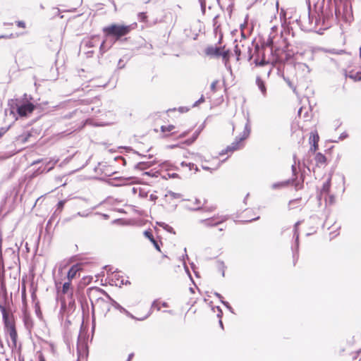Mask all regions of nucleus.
Returning a JSON list of instances; mask_svg holds the SVG:
<instances>
[{
	"label": "nucleus",
	"mask_w": 361,
	"mask_h": 361,
	"mask_svg": "<svg viewBox=\"0 0 361 361\" xmlns=\"http://www.w3.org/2000/svg\"><path fill=\"white\" fill-rule=\"evenodd\" d=\"M318 147L317 143L313 144V149L315 151Z\"/></svg>",
	"instance_id": "0e129e2a"
},
{
	"label": "nucleus",
	"mask_w": 361,
	"mask_h": 361,
	"mask_svg": "<svg viewBox=\"0 0 361 361\" xmlns=\"http://www.w3.org/2000/svg\"><path fill=\"white\" fill-rule=\"evenodd\" d=\"M150 164L147 162H139L135 165V169H140V170H144L149 167Z\"/></svg>",
	"instance_id": "bb28decb"
},
{
	"label": "nucleus",
	"mask_w": 361,
	"mask_h": 361,
	"mask_svg": "<svg viewBox=\"0 0 361 361\" xmlns=\"http://www.w3.org/2000/svg\"><path fill=\"white\" fill-rule=\"evenodd\" d=\"M85 47L92 48L97 47L100 43V39L99 36H92L91 38L84 42Z\"/></svg>",
	"instance_id": "9b49d317"
},
{
	"label": "nucleus",
	"mask_w": 361,
	"mask_h": 361,
	"mask_svg": "<svg viewBox=\"0 0 361 361\" xmlns=\"http://www.w3.org/2000/svg\"><path fill=\"white\" fill-rule=\"evenodd\" d=\"M16 23H17V25L18 27H23H23H25V23L23 21L19 20V21H17Z\"/></svg>",
	"instance_id": "09e8293b"
},
{
	"label": "nucleus",
	"mask_w": 361,
	"mask_h": 361,
	"mask_svg": "<svg viewBox=\"0 0 361 361\" xmlns=\"http://www.w3.org/2000/svg\"><path fill=\"white\" fill-rule=\"evenodd\" d=\"M214 295L216 297H217L219 299H220L221 302L222 304L224 305V306L229 310L230 312H231L232 313H233V308L231 307V306L230 305V304L226 302V301H224L223 300V297L222 295L219 293H214Z\"/></svg>",
	"instance_id": "aec40b11"
},
{
	"label": "nucleus",
	"mask_w": 361,
	"mask_h": 361,
	"mask_svg": "<svg viewBox=\"0 0 361 361\" xmlns=\"http://www.w3.org/2000/svg\"><path fill=\"white\" fill-rule=\"evenodd\" d=\"M89 298L92 304V309H94V302H93V297L97 296L98 295L103 294L105 295L107 298L111 301L112 306H114L116 309L119 310L121 312L124 310L121 305H120L116 301L112 299L109 295L106 293L103 289L98 287L90 288L88 290Z\"/></svg>",
	"instance_id": "423d86ee"
},
{
	"label": "nucleus",
	"mask_w": 361,
	"mask_h": 361,
	"mask_svg": "<svg viewBox=\"0 0 361 361\" xmlns=\"http://www.w3.org/2000/svg\"><path fill=\"white\" fill-rule=\"evenodd\" d=\"M295 183V179H288L284 181L274 183L271 185V188L273 190H278L285 187H287L290 184H293Z\"/></svg>",
	"instance_id": "9d476101"
},
{
	"label": "nucleus",
	"mask_w": 361,
	"mask_h": 361,
	"mask_svg": "<svg viewBox=\"0 0 361 361\" xmlns=\"http://www.w3.org/2000/svg\"><path fill=\"white\" fill-rule=\"evenodd\" d=\"M42 159H37V160L34 161L32 163V164H31V165H35V164H39V163H40V162H42Z\"/></svg>",
	"instance_id": "4d7b16f0"
},
{
	"label": "nucleus",
	"mask_w": 361,
	"mask_h": 361,
	"mask_svg": "<svg viewBox=\"0 0 361 361\" xmlns=\"http://www.w3.org/2000/svg\"><path fill=\"white\" fill-rule=\"evenodd\" d=\"M121 284H126V285L128 283H130V282L128 280L124 281L123 279L121 280Z\"/></svg>",
	"instance_id": "052dcab7"
},
{
	"label": "nucleus",
	"mask_w": 361,
	"mask_h": 361,
	"mask_svg": "<svg viewBox=\"0 0 361 361\" xmlns=\"http://www.w3.org/2000/svg\"><path fill=\"white\" fill-rule=\"evenodd\" d=\"M23 320L26 329H29L32 326V321L30 316L25 315Z\"/></svg>",
	"instance_id": "5701e85b"
},
{
	"label": "nucleus",
	"mask_w": 361,
	"mask_h": 361,
	"mask_svg": "<svg viewBox=\"0 0 361 361\" xmlns=\"http://www.w3.org/2000/svg\"><path fill=\"white\" fill-rule=\"evenodd\" d=\"M247 52L249 54L248 59L251 60V59L252 58V55L250 54L251 49L250 47H247Z\"/></svg>",
	"instance_id": "5fc2aeb1"
},
{
	"label": "nucleus",
	"mask_w": 361,
	"mask_h": 361,
	"mask_svg": "<svg viewBox=\"0 0 361 361\" xmlns=\"http://www.w3.org/2000/svg\"><path fill=\"white\" fill-rule=\"evenodd\" d=\"M224 49V47H214V46H209L205 50V54L214 58H219L221 56V51Z\"/></svg>",
	"instance_id": "1a4fd4ad"
},
{
	"label": "nucleus",
	"mask_w": 361,
	"mask_h": 361,
	"mask_svg": "<svg viewBox=\"0 0 361 361\" xmlns=\"http://www.w3.org/2000/svg\"><path fill=\"white\" fill-rule=\"evenodd\" d=\"M296 21L305 27H310V28H312L316 26H319L321 18L320 15H318L317 17L312 16L309 7L308 11L305 12L303 15H301L299 19H296Z\"/></svg>",
	"instance_id": "39448f33"
},
{
	"label": "nucleus",
	"mask_w": 361,
	"mask_h": 361,
	"mask_svg": "<svg viewBox=\"0 0 361 361\" xmlns=\"http://www.w3.org/2000/svg\"><path fill=\"white\" fill-rule=\"evenodd\" d=\"M152 308H156L158 311L160 310V306L158 305L157 301L154 300L152 305Z\"/></svg>",
	"instance_id": "79ce46f5"
},
{
	"label": "nucleus",
	"mask_w": 361,
	"mask_h": 361,
	"mask_svg": "<svg viewBox=\"0 0 361 361\" xmlns=\"http://www.w3.org/2000/svg\"><path fill=\"white\" fill-rule=\"evenodd\" d=\"M331 187V178H329L326 181L323 183L322 188V192H328Z\"/></svg>",
	"instance_id": "b1692460"
},
{
	"label": "nucleus",
	"mask_w": 361,
	"mask_h": 361,
	"mask_svg": "<svg viewBox=\"0 0 361 361\" xmlns=\"http://www.w3.org/2000/svg\"><path fill=\"white\" fill-rule=\"evenodd\" d=\"M8 128H0V138L7 132Z\"/></svg>",
	"instance_id": "a19ab883"
},
{
	"label": "nucleus",
	"mask_w": 361,
	"mask_h": 361,
	"mask_svg": "<svg viewBox=\"0 0 361 361\" xmlns=\"http://www.w3.org/2000/svg\"><path fill=\"white\" fill-rule=\"evenodd\" d=\"M123 313L126 314L128 317H130V318H133V319H135V317L131 314L127 310H126L124 308V310L122 311Z\"/></svg>",
	"instance_id": "c03bdc74"
},
{
	"label": "nucleus",
	"mask_w": 361,
	"mask_h": 361,
	"mask_svg": "<svg viewBox=\"0 0 361 361\" xmlns=\"http://www.w3.org/2000/svg\"><path fill=\"white\" fill-rule=\"evenodd\" d=\"M94 208H92L90 211L86 210L84 212H79L76 214H74L73 216V218H75L76 216H82V217H87L90 215V214L92 212V210H93Z\"/></svg>",
	"instance_id": "a878e982"
},
{
	"label": "nucleus",
	"mask_w": 361,
	"mask_h": 361,
	"mask_svg": "<svg viewBox=\"0 0 361 361\" xmlns=\"http://www.w3.org/2000/svg\"><path fill=\"white\" fill-rule=\"evenodd\" d=\"M295 187L296 190H298L301 188V185L299 183H295Z\"/></svg>",
	"instance_id": "680f3d73"
},
{
	"label": "nucleus",
	"mask_w": 361,
	"mask_h": 361,
	"mask_svg": "<svg viewBox=\"0 0 361 361\" xmlns=\"http://www.w3.org/2000/svg\"><path fill=\"white\" fill-rule=\"evenodd\" d=\"M130 31V27L123 25L112 24L103 28L105 33V39L101 42L99 52L103 55L121 37L128 35Z\"/></svg>",
	"instance_id": "f257e3e1"
},
{
	"label": "nucleus",
	"mask_w": 361,
	"mask_h": 361,
	"mask_svg": "<svg viewBox=\"0 0 361 361\" xmlns=\"http://www.w3.org/2000/svg\"><path fill=\"white\" fill-rule=\"evenodd\" d=\"M272 44L273 41L271 39L267 42L265 46L259 47V45L255 46V59L254 60V63L257 66H264V65L269 63V61H267L265 59L264 51L267 48L270 47V51L272 53Z\"/></svg>",
	"instance_id": "20e7f679"
},
{
	"label": "nucleus",
	"mask_w": 361,
	"mask_h": 361,
	"mask_svg": "<svg viewBox=\"0 0 361 361\" xmlns=\"http://www.w3.org/2000/svg\"><path fill=\"white\" fill-rule=\"evenodd\" d=\"M317 164H324L326 161V157L322 153H317L315 156Z\"/></svg>",
	"instance_id": "6ab92c4d"
},
{
	"label": "nucleus",
	"mask_w": 361,
	"mask_h": 361,
	"mask_svg": "<svg viewBox=\"0 0 361 361\" xmlns=\"http://www.w3.org/2000/svg\"><path fill=\"white\" fill-rule=\"evenodd\" d=\"M217 83H218V80H214L211 84L210 88H211V90L213 92H215L216 91V85H217Z\"/></svg>",
	"instance_id": "e433bc0d"
},
{
	"label": "nucleus",
	"mask_w": 361,
	"mask_h": 361,
	"mask_svg": "<svg viewBox=\"0 0 361 361\" xmlns=\"http://www.w3.org/2000/svg\"><path fill=\"white\" fill-rule=\"evenodd\" d=\"M198 135H199V132H195L194 133V135H192V137H191V138L188 139L185 141V143L187 145H191L192 142H194L195 141V140L197 138Z\"/></svg>",
	"instance_id": "c756f323"
},
{
	"label": "nucleus",
	"mask_w": 361,
	"mask_h": 361,
	"mask_svg": "<svg viewBox=\"0 0 361 361\" xmlns=\"http://www.w3.org/2000/svg\"><path fill=\"white\" fill-rule=\"evenodd\" d=\"M199 2L200 4L202 12L204 13L206 10V0H199Z\"/></svg>",
	"instance_id": "473e14b6"
},
{
	"label": "nucleus",
	"mask_w": 361,
	"mask_h": 361,
	"mask_svg": "<svg viewBox=\"0 0 361 361\" xmlns=\"http://www.w3.org/2000/svg\"><path fill=\"white\" fill-rule=\"evenodd\" d=\"M292 172L294 176L297 174V169L295 164L292 165L291 166Z\"/></svg>",
	"instance_id": "603ef678"
},
{
	"label": "nucleus",
	"mask_w": 361,
	"mask_h": 361,
	"mask_svg": "<svg viewBox=\"0 0 361 361\" xmlns=\"http://www.w3.org/2000/svg\"><path fill=\"white\" fill-rule=\"evenodd\" d=\"M157 224L159 226L162 227L164 230H166L169 233L175 234V231H174L173 228L171 226H170L169 225L166 224V223L157 222Z\"/></svg>",
	"instance_id": "4be33fe9"
},
{
	"label": "nucleus",
	"mask_w": 361,
	"mask_h": 361,
	"mask_svg": "<svg viewBox=\"0 0 361 361\" xmlns=\"http://www.w3.org/2000/svg\"><path fill=\"white\" fill-rule=\"evenodd\" d=\"M80 270V266L78 264H75L71 267L69 269L67 277L69 280L73 279L75 277L77 272Z\"/></svg>",
	"instance_id": "f3484780"
},
{
	"label": "nucleus",
	"mask_w": 361,
	"mask_h": 361,
	"mask_svg": "<svg viewBox=\"0 0 361 361\" xmlns=\"http://www.w3.org/2000/svg\"><path fill=\"white\" fill-rule=\"evenodd\" d=\"M175 128V126H173V125H169L168 126H161V131L162 132H166V131H171L172 130H173Z\"/></svg>",
	"instance_id": "2f4dec72"
},
{
	"label": "nucleus",
	"mask_w": 361,
	"mask_h": 361,
	"mask_svg": "<svg viewBox=\"0 0 361 361\" xmlns=\"http://www.w3.org/2000/svg\"><path fill=\"white\" fill-rule=\"evenodd\" d=\"M319 141V136L318 135H312V142H313V144L314 143H317Z\"/></svg>",
	"instance_id": "de8ad7c7"
},
{
	"label": "nucleus",
	"mask_w": 361,
	"mask_h": 361,
	"mask_svg": "<svg viewBox=\"0 0 361 361\" xmlns=\"http://www.w3.org/2000/svg\"><path fill=\"white\" fill-rule=\"evenodd\" d=\"M39 361H45L44 358V357L42 355L39 356Z\"/></svg>",
	"instance_id": "774afa93"
},
{
	"label": "nucleus",
	"mask_w": 361,
	"mask_h": 361,
	"mask_svg": "<svg viewBox=\"0 0 361 361\" xmlns=\"http://www.w3.org/2000/svg\"><path fill=\"white\" fill-rule=\"evenodd\" d=\"M168 176L171 178H179V175L176 173H167Z\"/></svg>",
	"instance_id": "ea45409f"
},
{
	"label": "nucleus",
	"mask_w": 361,
	"mask_h": 361,
	"mask_svg": "<svg viewBox=\"0 0 361 361\" xmlns=\"http://www.w3.org/2000/svg\"><path fill=\"white\" fill-rule=\"evenodd\" d=\"M181 166H188L189 167V170H192V169H195V171H199V169L197 166H195L194 164H192V163H189V164H186L185 162L183 161L181 163Z\"/></svg>",
	"instance_id": "cd10ccee"
},
{
	"label": "nucleus",
	"mask_w": 361,
	"mask_h": 361,
	"mask_svg": "<svg viewBox=\"0 0 361 361\" xmlns=\"http://www.w3.org/2000/svg\"><path fill=\"white\" fill-rule=\"evenodd\" d=\"M202 169L205 170V171H212V169L208 167V166H204V165H202Z\"/></svg>",
	"instance_id": "6e6d98bb"
},
{
	"label": "nucleus",
	"mask_w": 361,
	"mask_h": 361,
	"mask_svg": "<svg viewBox=\"0 0 361 361\" xmlns=\"http://www.w3.org/2000/svg\"><path fill=\"white\" fill-rule=\"evenodd\" d=\"M301 224L300 221H297L294 225V238H295V252H298L299 248V232L298 226Z\"/></svg>",
	"instance_id": "2eb2a0df"
},
{
	"label": "nucleus",
	"mask_w": 361,
	"mask_h": 361,
	"mask_svg": "<svg viewBox=\"0 0 361 361\" xmlns=\"http://www.w3.org/2000/svg\"><path fill=\"white\" fill-rule=\"evenodd\" d=\"M256 84H257L258 88L259 89V90L261 91L262 95L264 97H265L267 94V88H266L264 82L261 79L260 77L257 78Z\"/></svg>",
	"instance_id": "a211bd4d"
},
{
	"label": "nucleus",
	"mask_w": 361,
	"mask_h": 361,
	"mask_svg": "<svg viewBox=\"0 0 361 361\" xmlns=\"http://www.w3.org/2000/svg\"><path fill=\"white\" fill-rule=\"evenodd\" d=\"M251 131V128L250 125V119L249 117H247V122L245 125L244 130L240 136L235 137V141L232 142L230 145L227 146V147L222 150L219 154L224 155L228 152H233L240 148V144L242 141L245 140L250 135Z\"/></svg>",
	"instance_id": "7ed1b4c3"
},
{
	"label": "nucleus",
	"mask_w": 361,
	"mask_h": 361,
	"mask_svg": "<svg viewBox=\"0 0 361 361\" xmlns=\"http://www.w3.org/2000/svg\"><path fill=\"white\" fill-rule=\"evenodd\" d=\"M188 111V108L185 106H181L179 108V111L181 113L187 112Z\"/></svg>",
	"instance_id": "3c124183"
},
{
	"label": "nucleus",
	"mask_w": 361,
	"mask_h": 361,
	"mask_svg": "<svg viewBox=\"0 0 361 361\" xmlns=\"http://www.w3.org/2000/svg\"><path fill=\"white\" fill-rule=\"evenodd\" d=\"M168 195H169L170 197H171L173 199H178V198H180L182 197L181 194L176 193V192H174L172 191H169L168 195H166V196H168Z\"/></svg>",
	"instance_id": "7c9ffc66"
},
{
	"label": "nucleus",
	"mask_w": 361,
	"mask_h": 361,
	"mask_svg": "<svg viewBox=\"0 0 361 361\" xmlns=\"http://www.w3.org/2000/svg\"><path fill=\"white\" fill-rule=\"evenodd\" d=\"M71 288V283L70 282H65L63 284V287H62V293L66 294V293H68L69 290Z\"/></svg>",
	"instance_id": "c85d7f7f"
},
{
	"label": "nucleus",
	"mask_w": 361,
	"mask_h": 361,
	"mask_svg": "<svg viewBox=\"0 0 361 361\" xmlns=\"http://www.w3.org/2000/svg\"><path fill=\"white\" fill-rule=\"evenodd\" d=\"M301 224L300 221H297L294 225V238H295V252H298L299 248V232L298 226Z\"/></svg>",
	"instance_id": "dca6fc26"
},
{
	"label": "nucleus",
	"mask_w": 361,
	"mask_h": 361,
	"mask_svg": "<svg viewBox=\"0 0 361 361\" xmlns=\"http://www.w3.org/2000/svg\"><path fill=\"white\" fill-rule=\"evenodd\" d=\"M204 102V97L203 95H202L201 97L193 104L192 106L195 107V106H198L200 104L203 103Z\"/></svg>",
	"instance_id": "72a5a7b5"
},
{
	"label": "nucleus",
	"mask_w": 361,
	"mask_h": 361,
	"mask_svg": "<svg viewBox=\"0 0 361 361\" xmlns=\"http://www.w3.org/2000/svg\"><path fill=\"white\" fill-rule=\"evenodd\" d=\"M0 311L2 314V319L6 333L9 336L13 345L16 347L18 339V334L16 329L15 321L13 314H9L4 305L0 304Z\"/></svg>",
	"instance_id": "f03ea898"
},
{
	"label": "nucleus",
	"mask_w": 361,
	"mask_h": 361,
	"mask_svg": "<svg viewBox=\"0 0 361 361\" xmlns=\"http://www.w3.org/2000/svg\"><path fill=\"white\" fill-rule=\"evenodd\" d=\"M133 356H134V353H132L129 354L127 361H130L131 359L133 357Z\"/></svg>",
	"instance_id": "bf43d9fd"
},
{
	"label": "nucleus",
	"mask_w": 361,
	"mask_h": 361,
	"mask_svg": "<svg viewBox=\"0 0 361 361\" xmlns=\"http://www.w3.org/2000/svg\"><path fill=\"white\" fill-rule=\"evenodd\" d=\"M190 209V210H194V211H198V210L202 209V207H200V206H198V207H195V208H191V209Z\"/></svg>",
	"instance_id": "13d9d810"
},
{
	"label": "nucleus",
	"mask_w": 361,
	"mask_h": 361,
	"mask_svg": "<svg viewBox=\"0 0 361 361\" xmlns=\"http://www.w3.org/2000/svg\"><path fill=\"white\" fill-rule=\"evenodd\" d=\"M348 137V134L346 132H343L338 137V140H343Z\"/></svg>",
	"instance_id": "4c0bfd02"
},
{
	"label": "nucleus",
	"mask_w": 361,
	"mask_h": 361,
	"mask_svg": "<svg viewBox=\"0 0 361 361\" xmlns=\"http://www.w3.org/2000/svg\"><path fill=\"white\" fill-rule=\"evenodd\" d=\"M234 51H235V55L237 56V60H239V56L240 55L241 50L238 44L235 45Z\"/></svg>",
	"instance_id": "f704fd0d"
},
{
	"label": "nucleus",
	"mask_w": 361,
	"mask_h": 361,
	"mask_svg": "<svg viewBox=\"0 0 361 361\" xmlns=\"http://www.w3.org/2000/svg\"><path fill=\"white\" fill-rule=\"evenodd\" d=\"M144 235L150 240V242L153 244L154 247H155V249L157 250H158L159 252H161V248H160L159 244L154 239V238L152 235V233L150 231H145L144 232Z\"/></svg>",
	"instance_id": "ddd939ff"
},
{
	"label": "nucleus",
	"mask_w": 361,
	"mask_h": 361,
	"mask_svg": "<svg viewBox=\"0 0 361 361\" xmlns=\"http://www.w3.org/2000/svg\"><path fill=\"white\" fill-rule=\"evenodd\" d=\"M123 313L126 314L128 317H130V318H133V319H135V317L131 314L127 310H126L124 308V310L122 311Z\"/></svg>",
	"instance_id": "37998d69"
},
{
	"label": "nucleus",
	"mask_w": 361,
	"mask_h": 361,
	"mask_svg": "<svg viewBox=\"0 0 361 361\" xmlns=\"http://www.w3.org/2000/svg\"><path fill=\"white\" fill-rule=\"evenodd\" d=\"M230 54H231V52H230L229 50H224V49L221 51V56H220L222 57V59H223V61L224 62L226 68L229 71H231V66L228 63V61H229V59H230Z\"/></svg>",
	"instance_id": "f8f14e48"
},
{
	"label": "nucleus",
	"mask_w": 361,
	"mask_h": 361,
	"mask_svg": "<svg viewBox=\"0 0 361 361\" xmlns=\"http://www.w3.org/2000/svg\"><path fill=\"white\" fill-rule=\"evenodd\" d=\"M228 219L227 216H214L212 218L201 220V223L206 226H217Z\"/></svg>",
	"instance_id": "6e6552de"
},
{
	"label": "nucleus",
	"mask_w": 361,
	"mask_h": 361,
	"mask_svg": "<svg viewBox=\"0 0 361 361\" xmlns=\"http://www.w3.org/2000/svg\"><path fill=\"white\" fill-rule=\"evenodd\" d=\"M58 159H51L49 161H47L46 163V166H48L49 167L47 169V172H49L51 170H52L54 169V165L58 162Z\"/></svg>",
	"instance_id": "393cba45"
},
{
	"label": "nucleus",
	"mask_w": 361,
	"mask_h": 361,
	"mask_svg": "<svg viewBox=\"0 0 361 361\" xmlns=\"http://www.w3.org/2000/svg\"><path fill=\"white\" fill-rule=\"evenodd\" d=\"M215 209H216V207H214V206H211V207H205V208L204 209V210L205 212H213L214 210H215Z\"/></svg>",
	"instance_id": "a18cd8bd"
},
{
	"label": "nucleus",
	"mask_w": 361,
	"mask_h": 361,
	"mask_svg": "<svg viewBox=\"0 0 361 361\" xmlns=\"http://www.w3.org/2000/svg\"><path fill=\"white\" fill-rule=\"evenodd\" d=\"M35 109V106L30 102H26L20 105H17L16 111L20 116H26L31 114Z\"/></svg>",
	"instance_id": "0eeeda50"
},
{
	"label": "nucleus",
	"mask_w": 361,
	"mask_h": 361,
	"mask_svg": "<svg viewBox=\"0 0 361 361\" xmlns=\"http://www.w3.org/2000/svg\"><path fill=\"white\" fill-rule=\"evenodd\" d=\"M320 18L321 21L319 25L324 27V29L328 28L330 26L329 23H328L329 18L327 17H325L323 13L320 16Z\"/></svg>",
	"instance_id": "412c9836"
},
{
	"label": "nucleus",
	"mask_w": 361,
	"mask_h": 361,
	"mask_svg": "<svg viewBox=\"0 0 361 361\" xmlns=\"http://www.w3.org/2000/svg\"><path fill=\"white\" fill-rule=\"evenodd\" d=\"M139 16H140V19L142 20V21H144L145 20L147 16H146V14L145 13H140L139 14Z\"/></svg>",
	"instance_id": "8fccbe9b"
},
{
	"label": "nucleus",
	"mask_w": 361,
	"mask_h": 361,
	"mask_svg": "<svg viewBox=\"0 0 361 361\" xmlns=\"http://www.w3.org/2000/svg\"><path fill=\"white\" fill-rule=\"evenodd\" d=\"M200 203H201V202H200V200H198V199H196V200H195V204L199 205V204H200Z\"/></svg>",
	"instance_id": "e2e57ef3"
},
{
	"label": "nucleus",
	"mask_w": 361,
	"mask_h": 361,
	"mask_svg": "<svg viewBox=\"0 0 361 361\" xmlns=\"http://www.w3.org/2000/svg\"><path fill=\"white\" fill-rule=\"evenodd\" d=\"M161 306L164 307H168V304L166 302H161Z\"/></svg>",
	"instance_id": "69168bd1"
},
{
	"label": "nucleus",
	"mask_w": 361,
	"mask_h": 361,
	"mask_svg": "<svg viewBox=\"0 0 361 361\" xmlns=\"http://www.w3.org/2000/svg\"><path fill=\"white\" fill-rule=\"evenodd\" d=\"M125 67V63L123 59H120L118 62V68L122 69Z\"/></svg>",
	"instance_id": "58836bf2"
},
{
	"label": "nucleus",
	"mask_w": 361,
	"mask_h": 361,
	"mask_svg": "<svg viewBox=\"0 0 361 361\" xmlns=\"http://www.w3.org/2000/svg\"><path fill=\"white\" fill-rule=\"evenodd\" d=\"M30 136V134H27L26 137L23 140V142H26L27 140L28 137Z\"/></svg>",
	"instance_id": "338daca9"
},
{
	"label": "nucleus",
	"mask_w": 361,
	"mask_h": 361,
	"mask_svg": "<svg viewBox=\"0 0 361 361\" xmlns=\"http://www.w3.org/2000/svg\"><path fill=\"white\" fill-rule=\"evenodd\" d=\"M298 201V199H296V200H290V201L289 202V207H290V209H293V208H294V207H293V205L295 203H296Z\"/></svg>",
	"instance_id": "49530a36"
},
{
	"label": "nucleus",
	"mask_w": 361,
	"mask_h": 361,
	"mask_svg": "<svg viewBox=\"0 0 361 361\" xmlns=\"http://www.w3.org/2000/svg\"><path fill=\"white\" fill-rule=\"evenodd\" d=\"M345 78H349L354 81H360L361 80V71L355 72L351 71L350 72L345 73Z\"/></svg>",
	"instance_id": "4468645a"
},
{
	"label": "nucleus",
	"mask_w": 361,
	"mask_h": 361,
	"mask_svg": "<svg viewBox=\"0 0 361 361\" xmlns=\"http://www.w3.org/2000/svg\"><path fill=\"white\" fill-rule=\"evenodd\" d=\"M65 202V200L59 201L57 204V210H59L61 212L64 207Z\"/></svg>",
	"instance_id": "c9c22d12"
},
{
	"label": "nucleus",
	"mask_w": 361,
	"mask_h": 361,
	"mask_svg": "<svg viewBox=\"0 0 361 361\" xmlns=\"http://www.w3.org/2000/svg\"><path fill=\"white\" fill-rule=\"evenodd\" d=\"M217 309H218V311H219V313L217 314V317L221 318L222 317V310H221V308L219 307H217Z\"/></svg>",
	"instance_id": "864d4df0"
}]
</instances>
